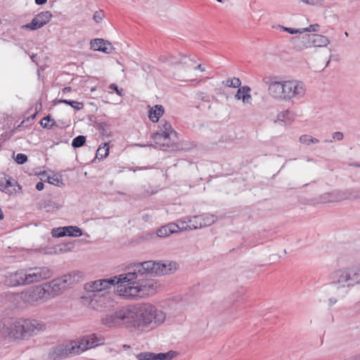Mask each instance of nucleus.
<instances>
[{"label":"nucleus","mask_w":360,"mask_h":360,"mask_svg":"<svg viewBox=\"0 0 360 360\" xmlns=\"http://www.w3.org/2000/svg\"><path fill=\"white\" fill-rule=\"evenodd\" d=\"M311 138V136H310V135H307V134L302 135L300 137V141L302 143L309 145L311 143V140H310Z\"/></svg>","instance_id":"obj_47"},{"label":"nucleus","mask_w":360,"mask_h":360,"mask_svg":"<svg viewBox=\"0 0 360 360\" xmlns=\"http://www.w3.org/2000/svg\"><path fill=\"white\" fill-rule=\"evenodd\" d=\"M283 30L290 33V34H297V33H303L302 29H294L291 27H283Z\"/></svg>","instance_id":"obj_48"},{"label":"nucleus","mask_w":360,"mask_h":360,"mask_svg":"<svg viewBox=\"0 0 360 360\" xmlns=\"http://www.w3.org/2000/svg\"><path fill=\"white\" fill-rule=\"evenodd\" d=\"M131 327L150 326L156 328L162 324L165 319V314L150 303L138 304L129 307Z\"/></svg>","instance_id":"obj_2"},{"label":"nucleus","mask_w":360,"mask_h":360,"mask_svg":"<svg viewBox=\"0 0 360 360\" xmlns=\"http://www.w3.org/2000/svg\"><path fill=\"white\" fill-rule=\"evenodd\" d=\"M268 84V91L272 98L277 101H289V80L271 81Z\"/></svg>","instance_id":"obj_8"},{"label":"nucleus","mask_w":360,"mask_h":360,"mask_svg":"<svg viewBox=\"0 0 360 360\" xmlns=\"http://www.w3.org/2000/svg\"><path fill=\"white\" fill-rule=\"evenodd\" d=\"M165 110L162 105H155L148 112L149 120L153 122H158L160 117L164 114Z\"/></svg>","instance_id":"obj_24"},{"label":"nucleus","mask_w":360,"mask_h":360,"mask_svg":"<svg viewBox=\"0 0 360 360\" xmlns=\"http://www.w3.org/2000/svg\"><path fill=\"white\" fill-rule=\"evenodd\" d=\"M56 124L54 120L49 115L44 117L40 122L41 126L44 129H51Z\"/></svg>","instance_id":"obj_36"},{"label":"nucleus","mask_w":360,"mask_h":360,"mask_svg":"<svg viewBox=\"0 0 360 360\" xmlns=\"http://www.w3.org/2000/svg\"><path fill=\"white\" fill-rule=\"evenodd\" d=\"M68 229H72V228L64 226L53 229L51 231L52 236L54 238L66 236V234H69Z\"/></svg>","instance_id":"obj_30"},{"label":"nucleus","mask_w":360,"mask_h":360,"mask_svg":"<svg viewBox=\"0 0 360 360\" xmlns=\"http://www.w3.org/2000/svg\"><path fill=\"white\" fill-rule=\"evenodd\" d=\"M102 323L108 327L125 326L131 327V319L129 307H122L111 311L101 318Z\"/></svg>","instance_id":"obj_5"},{"label":"nucleus","mask_w":360,"mask_h":360,"mask_svg":"<svg viewBox=\"0 0 360 360\" xmlns=\"http://www.w3.org/2000/svg\"><path fill=\"white\" fill-rule=\"evenodd\" d=\"M113 124L112 120H108L107 121H103L101 119H97L94 121V125L96 128L100 131L103 138H109L112 136V127Z\"/></svg>","instance_id":"obj_19"},{"label":"nucleus","mask_w":360,"mask_h":360,"mask_svg":"<svg viewBox=\"0 0 360 360\" xmlns=\"http://www.w3.org/2000/svg\"><path fill=\"white\" fill-rule=\"evenodd\" d=\"M72 277L71 274L64 275L61 278H56L45 284L48 291V295L55 297L66 289L68 286L72 284Z\"/></svg>","instance_id":"obj_9"},{"label":"nucleus","mask_w":360,"mask_h":360,"mask_svg":"<svg viewBox=\"0 0 360 360\" xmlns=\"http://www.w3.org/2000/svg\"><path fill=\"white\" fill-rule=\"evenodd\" d=\"M193 68L194 70H199L202 72H203L205 70V69L202 67V65L200 64H199L197 66H195V65H193Z\"/></svg>","instance_id":"obj_57"},{"label":"nucleus","mask_w":360,"mask_h":360,"mask_svg":"<svg viewBox=\"0 0 360 360\" xmlns=\"http://www.w3.org/2000/svg\"><path fill=\"white\" fill-rule=\"evenodd\" d=\"M13 132H14V131H13V130H12V131H10L9 137H11V136H13Z\"/></svg>","instance_id":"obj_63"},{"label":"nucleus","mask_w":360,"mask_h":360,"mask_svg":"<svg viewBox=\"0 0 360 360\" xmlns=\"http://www.w3.org/2000/svg\"><path fill=\"white\" fill-rule=\"evenodd\" d=\"M4 214L3 212H0V220H2L4 219Z\"/></svg>","instance_id":"obj_62"},{"label":"nucleus","mask_w":360,"mask_h":360,"mask_svg":"<svg viewBox=\"0 0 360 360\" xmlns=\"http://www.w3.org/2000/svg\"><path fill=\"white\" fill-rule=\"evenodd\" d=\"M44 188V184L42 181H39L36 185V189L38 191H42Z\"/></svg>","instance_id":"obj_52"},{"label":"nucleus","mask_w":360,"mask_h":360,"mask_svg":"<svg viewBox=\"0 0 360 360\" xmlns=\"http://www.w3.org/2000/svg\"><path fill=\"white\" fill-rule=\"evenodd\" d=\"M34 2L37 5L41 6L45 4L47 2V0H34Z\"/></svg>","instance_id":"obj_54"},{"label":"nucleus","mask_w":360,"mask_h":360,"mask_svg":"<svg viewBox=\"0 0 360 360\" xmlns=\"http://www.w3.org/2000/svg\"><path fill=\"white\" fill-rule=\"evenodd\" d=\"M242 101L243 104H251L252 102V96L250 94L251 91V88L249 86H242Z\"/></svg>","instance_id":"obj_31"},{"label":"nucleus","mask_w":360,"mask_h":360,"mask_svg":"<svg viewBox=\"0 0 360 360\" xmlns=\"http://www.w3.org/2000/svg\"><path fill=\"white\" fill-rule=\"evenodd\" d=\"M25 270L20 269L15 272L8 273L5 277V283L11 287L25 285Z\"/></svg>","instance_id":"obj_18"},{"label":"nucleus","mask_w":360,"mask_h":360,"mask_svg":"<svg viewBox=\"0 0 360 360\" xmlns=\"http://www.w3.org/2000/svg\"><path fill=\"white\" fill-rule=\"evenodd\" d=\"M217 220V217L214 214H203L200 215H195L188 219V222L191 224V229H197L205 226H209L213 224Z\"/></svg>","instance_id":"obj_15"},{"label":"nucleus","mask_w":360,"mask_h":360,"mask_svg":"<svg viewBox=\"0 0 360 360\" xmlns=\"http://www.w3.org/2000/svg\"><path fill=\"white\" fill-rule=\"evenodd\" d=\"M14 160L18 164L22 165L27 161L28 158L25 154L18 153L14 158Z\"/></svg>","instance_id":"obj_42"},{"label":"nucleus","mask_w":360,"mask_h":360,"mask_svg":"<svg viewBox=\"0 0 360 360\" xmlns=\"http://www.w3.org/2000/svg\"><path fill=\"white\" fill-rule=\"evenodd\" d=\"M162 126L160 127V131L162 132H167V134H171L172 136L178 139L177 132L174 131L169 122L165 120H162L160 122Z\"/></svg>","instance_id":"obj_28"},{"label":"nucleus","mask_w":360,"mask_h":360,"mask_svg":"<svg viewBox=\"0 0 360 360\" xmlns=\"http://www.w3.org/2000/svg\"><path fill=\"white\" fill-rule=\"evenodd\" d=\"M71 100H67V99H58L56 101V103H65L66 105H70Z\"/></svg>","instance_id":"obj_53"},{"label":"nucleus","mask_w":360,"mask_h":360,"mask_svg":"<svg viewBox=\"0 0 360 360\" xmlns=\"http://www.w3.org/2000/svg\"><path fill=\"white\" fill-rule=\"evenodd\" d=\"M19 296L20 300L25 303L34 304V302H37L36 297L32 289L21 292Z\"/></svg>","instance_id":"obj_26"},{"label":"nucleus","mask_w":360,"mask_h":360,"mask_svg":"<svg viewBox=\"0 0 360 360\" xmlns=\"http://www.w3.org/2000/svg\"><path fill=\"white\" fill-rule=\"evenodd\" d=\"M69 105H70L75 110H79L84 108V103L77 101H71Z\"/></svg>","instance_id":"obj_44"},{"label":"nucleus","mask_w":360,"mask_h":360,"mask_svg":"<svg viewBox=\"0 0 360 360\" xmlns=\"http://www.w3.org/2000/svg\"><path fill=\"white\" fill-rule=\"evenodd\" d=\"M175 224L178 226V228H176L177 232L193 229H191V227H192L191 224H188L187 221H186L178 220L177 223H175Z\"/></svg>","instance_id":"obj_40"},{"label":"nucleus","mask_w":360,"mask_h":360,"mask_svg":"<svg viewBox=\"0 0 360 360\" xmlns=\"http://www.w3.org/2000/svg\"><path fill=\"white\" fill-rule=\"evenodd\" d=\"M109 88L110 89H112V90H115L117 93V95L119 96H122V89H119L118 86L117 84H111L110 86H109Z\"/></svg>","instance_id":"obj_50"},{"label":"nucleus","mask_w":360,"mask_h":360,"mask_svg":"<svg viewBox=\"0 0 360 360\" xmlns=\"http://www.w3.org/2000/svg\"><path fill=\"white\" fill-rule=\"evenodd\" d=\"M104 43L105 39L101 38L91 39L90 41L91 49L98 51V48H101L102 45L105 44Z\"/></svg>","instance_id":"obj_38"},{"label":"nucleus","mask_w":360,"mask_h":360,"mask_svg":"<svg viewBox=\"0 0 360 360\" xmlns=\"http://www.w3.org/2000/svg\"><path fill=\"white\" fill-rule=\"evenodd\" d=\"M77 355L74 345V341L66 344L58 345L49 350L46 360H61L69 356Z\"/></svg>","instance_id":"obj_7"},{"label":"nucleus","mask_w":360,"mask_h":360,"mask_svg":"<svg viewBox=\"0 0 360 360\" xmlns=\"http://www.w3.org/2000/svg\"><path fill=\"white\" fill-rule=\"evenodd\" d=\"M337 302V300L335 298L331 297L329 299V304L330 305H333Z\"/></svg>","instance_id":"obj_59"},{"label":"nucleus","mask_w":360,"mask_h":360,"mask_svg":"<svg viewBox=\"0 0 360 360\" xmlns=\"http://www.w3.org/2000/svg\"><path fill=\"white\" fill-rule=\"evenodd\" d=\"M105 44H103L101 48H98V51H101L105 53H111L115 50L111 43L107 40H105Z\"/></svg>","instance_id":"obj_39"},{"label":"nucleus","mask_w":360,"mask_h":360,"mask_svg":"<svg viewBox=\"0 0 360 360\" xmlns=\"http://www.w3.org/2000/svg\"><path fill=\"white\" fill-rule=\"evenodd\" d=\"M294 120V112L290 110L280 112L277 115V121L290 124ZM276 122V120L275 121Z\"/></svg>","instance_id":"obj_25"},{"label":"nucleus","mask_w":360,"mask_h":360,"mask_svg":"<svg viewBox=\"0 0 360 360\" xmlns=\"http://www.w3.org/2000/svg\"><path fill=\"white\" fill-rule=\"evenodd\" d=\"M36 115H37V112H35L34 114H33L29 117H30V124L28 125H27V127H31V125L32 124V122L35 118Z\"/></svg>","instance_id":"obj_56"},{"label":"nucleus","mask_w":360,"mask_h":360,"mask_svg":"<svg viewBox=\"0 0 360 360\" xmlns=\"http://www.w3.org/2000/svg\"><path fill=\"white\" fill-rule=\"evenodd\" d=\"M13 318H4L0 321V335L5 338H11Z\"/></svg>","instance_id":"obj_22"},{"label":"nucleus","mask_w":360,"mask_h":360,"mask_svg":"<svg viewBox=\"0 0 360 360\" xmlns=\"http://www.w3.org/2000/svg\"><path fill=\"white\" fill-rule=\"evenodd\" d=\"M178 353L175 351L170 350L165 353L155 354V360H172L177 356Z\"/></svg>","instance_id":"obj_29"},{"label":"nucleus","mask_w":360,"mask_h":360,"mask_svg":"<svg viewBox=\"0 0 360 360\" xmlns=\"http://www.w3.org/2000/svg\"><path fill=\"white\" fill-rule=\"evenodd\" d=\"M178 226L175 223H169L167 225L162 226L157 230V236L160 238H164L170 236L172 233H177Z\"/></svg>","instance_id":"obj_21"},{"label":"nucleus","mask_w":360,"mask_h":360,"mask_svg":"<svg viewBox=\"0 0 360 360\" xmlns=\"http://www.w3.org/2000/svg\"><path fill=\"white\" fill-rule=\"evenodd\" d=\"M329 63H330V60H328L327 61L326 66H328V65H329Z\"/></svg>","instance_id":"obj_64"},{"label":"nucleus","mask_w":360,"mask_h":360,"mask_svg":"<svg viewBox=\"0 0 360 360\" xmlns=\"http://www.w3.org/2000/svg\"><path fill=\"white\" fill-rule=\"evenodd\" d=\"M30 117H27L26 119L23 120L20 124H18L15 129L16 130H21L23 127L28 128L29 127H27L30 124Z\"/></svg>","instance_id":"obj_46"},{"label":"nucleus","mask_w":360,"mask_h":360,"mask_svg":"<svg viewBox=\"0 0 360 360\" xmlns=\"http://www.w3.org/2000/svg\"><path fill=\"white\" fill-rule=\"evenodd\" d=\"M72 91V88L70 86H65L64 87L63 89H62V91L64 93V94H66V93H68V92H70Z\"/></svg>","instance_id":"obj_55"},{"label":"nucleus","mask_w":360,"mask_h":360,"mask_svg":"<svg viewBox=\"0 0 360 360\" xmlns=\"http://www.w3.org/2000/svg\"><path fill=\"white\" fill-rule=\"evenodd\" d=\"M302 43L306 47H325L330 40L324 35L319 34H309L302 38Z\"/></svg>","instance_id":"obj_14"},{"label":"nucleus","mask_w":360,"mask_h":360,"mask_svg":"<svg viewBox=\"0 0 360 360\" xmlns=\"http://www.w3.org/2000/svg\"><path fill=\"white\" fill-rule=\"evenodd\" d=\"M32 290L37 302L46 299V295H48L49 290L46 289L45 285L44 286H36Z\"/></svg>","instance_id":"obj_27"},{"label":"nucleus","mask_w":360,"mask_h":360,"mask_svg":"<svg viewBox=\"0 0 360 360\" xmlns=\"http://www.w3.org/2000/svg\"><path fill=\"white\" fill-rule=\"evenodd\" d=\"M86 140V136L83 135H79L72 139V146L74 148H80L85 144Z\"/></svg>","instance_id":"obj_35"},{"label":"nucleus","mask_w":360,"mask_h":360,"mask_svg":"<svg viewBox=\"0 0 360 360\" xmlns=\"http://www.w3.org/2000/svg\"><path fill=\"white\" fill-rule=\"evenodd\" d=\"M103 147L100 146L96 151V157L99 159L105 158L109 154V146L108 143H103Z\"/></svg>","instance_id":"obj_32"},{"label":"nucleus","mask_w":360,"mask_h":360,"mask_svg":"<svg viewBox=\"0 0 360 360\" xmlns=\"http://www.w3.org/2000/svg\"><path fill=\"white\" fill-rule=\"evenodd\" d=\"M16 187L19 191L21 190V186L12 178L0 180V190L8 195L17 193Z\"/></svg>","instance_id":"obj_20"},{"label":"nucleus","mask_w":360,"mask_h":360,"mask_svg":"<svg viewBox=\"0 0 360 360\" xmlns=\"http://www.w3.org/2000/svg\"><path fill=\"white\" fill-rule=\"evenodd\" d=\"M138 360H155V353L146 352H141L136 355Z\"/></svg>","instance_id":"obj_37"},{"label":"nucleus","mask_w":360,"mask_h":360,"mask_svg":"<svg viewBox=\"0 0 360 360\" xmlns=\"http://www.w3.org/2000/svg\"><path fill=\"white\" fill-rule=\"evenodd\" d=\"M330 284L343 295L360 284V264L334 270L330 274Z\"/></svg>","instance_id":"obj_3"},{"label":"nucleus","mask_w":360,"mask_h":360,"mask_svg":"<svg viewBox=\"0 0 360 360\" xmlns=\"http://www.w3.org/2000/svg\"><path fill=\"white\" fill-rule=\"evenodd\" d=\"M289 101L299 100L304 97L306 89L304 83L298 80H289Z\"/></svg>","instance_id":"obj_16"},{"label":"nucleus","mask_w":360,"mask_h":360,"mask_svg":"<svg viewBox=\"0 0 360 360\" xmlns=\"http://www.w3.org/2000/svg\"><path fill=\"white\" fill-rule=\"evenodd\" d=\"M151 138L154 140L155 144L164 147H169L175 144L177 140V139L172 136L171 134L161 131L153 133L151 135Z\"/></svg>","instance_id":"obj_17"},{"label":"nucleus","mask_w":360,"mask_h":360,"mask_svg":"<svg viewBox=\"0 0 360 360\" xmlns=\"http://www.w3.org/2000/svg\"><path fill=\"white\" fill-rule=\"evenodd\" d=\"M167 61L171 64L180 63L186 68H193L195 65V60L186 56H182L179 60H176L174 57L170 56Z\"/></svg>","instance_id":"obj_23"},{"label":"nucleus","mask_w":360,"mask_h":360,"mask_svg":"<svg viewBox=\"0 0 360 360\" xmlns=\"http://www.w3.org/2000/svg\"><path fill=\"white\" fill-rule=\"evenodd\" d=\"M358 195L355 194L352 190L335 191L330 193H325L321 196V201L323 202L342 201L348 199H356Z\"/></svg>","instance_id":"obj_13"},{"label":"nucleus","mask_w":360,"mask_h":360,"mask_svg":"<svg viewBox=\"0 0 360 360\" xmlns=\"http://www.w3.org/2000/svg\"><path fill=\"white\" fill-rule=\"evenodd\" d=\"M175 262L146 261L134 264L127 272L118 276L103 279L107 289L118 284L117 290L124 297L137 298L153 295L156 292V282L146 278L148 274L164 275L172 274L177 269Z\"/></svg>","instance_id":"obj_1"},{"label":"nucleus","mask_w":360,"mask_h":360,"mask_svg":"<svg viewBox=\"0 0 360 360\" xmlns=\"http://www.w3.org/2000/svg\"><path fill=\"white\" fill-rule=\"evenodd\" d=\"M44 208L46 209L48 207H49L51 204V201L49 200V201H45L44 202Z\"/></svg>","instance_id":"obj_60"},{"label":"nucleus","mask_w":360,"mask_h":360,"mask_svg":"<svg viewBox=\"0 0 360 360\" xmlns=\"http://www.w3.org/2000/svg\"><path fill=\"white\" fill-rule=\"evenodd\" d=\"M50 184L62 187L65 185L60 176L53 175V176H47V179L44 181Z\"/></svg>","instance_id":"obj_33"},{"label":"nucleus","mask_w":360,"mask_h":360,"mask_svg":"<svg viewBox=\"0 0 360 360\" xmlns=\"http://www.w3.org/2000/svg\"><path fill=\"white\" fill-rule=\"evenodd\" d=\"M68 227H71L72 229H68L69 234H66L67 236L79 237L82 236V230L80 228L73 226H68Z\"/></svg>","instance_id":"obj_41"},{"label":"nucleus","mask_w":360,"mask_h":360,"mask_svg":"<svg viewBox=\"0 0 360 360\" xmlns=\"http://www.w3.org/2000/svg\"><path fill=\"white\" fill-rule=\"evenodd\" d=\"M198 96L199 98H200L202 101H205V98L206 97V95L205 93L200 92L198 94Z\"/></svg>","instance_id":"obj_58"},{"label":"nucleus","mask_w":360,"mask_h":360,"mask_svg":"<svg viewBox=\"0 0 360 360\" xmlns=\"http://www.w3.org/2000/svg\"><path fill=\"white\" fill-rule=\"evenodd\" d=\"M344 138V135L340 131H335L333 134V139L337 140V141H341Z\"/></svg>","instance_id":"obj_49"},{"label":"nucleus","mask_w":360,"mask_h":360,"mask_svg":"<svg viewBox=\"0 0 360 360\" xmlns=\"http://www.w3.org/2000/svg\"><path fill=\"white\" fill-rule=\"evenodd\" d=\"M242 86L241 87H239L236 95H235V98L236 100H242V96H243V93H242Z\"/></svg>","instance_id":"obj_51"},{"label":"nucleus","mask_w":360,"mask_h":360,"mask_svg":"<svg viewBox=\"0 0 360 360\" xmlns=\"http://www.w3.org/2000/svg\"><path fill=\"white\" fill-rule=\"evenodd\" d=\"M52 14L46 11L38 13L30 22L20 26L21 30L34 31L41 28L51 20Z\"/></svg>","instance_id":"obj_11"},{"label":"nucleus","mask_w":360,"mask_h":360,"mask_svg":"<svg viewBox=\"0 0 360 360\" xmlns=\"http://www.w3.org/2000/svg\"><path fill=\"white\" fill-rule=\"evenodd\" d=\"M310 140H311V143H317L319 142V139L313 138L312 136Z\"/></svg>","instance_id":"obj_61"},{"label":"nucleus","mask_w":360,"mask_h":360,"mask_svg":"<svg viewBox=\"0 0 360 360\" xmlns=\"http://www.w3.org/2000/svg\"><path fill=\"white\" fill-rule=\"evenodd\" d=\"M104 18V12L101 10L97 11L94 13L93 19L97 23L101 22Z\"/></svg>","instance_id":"obj_43"},{"label":"nucleus","mask_w":360,"mask_h":360,"mask_svg":"<svg viewBox=\"0 0 360 360\" xmlns=\"http://www.w3.org/2000/svg\"><path fill=\"white\" fill-rule=\"evenodd\" d=\"M103 279L97 280L91 283L86 284L85 290L89 292L92 293V295H89V297L91 298L89 304L90 306L98 310V307H102L103 304H105L104 300L105 297L103 295H100L96 293H100L103 290L107 289L106 285L103 282Z\"/></svg>","instance_id":"obj_6"},{"label":"nucleus","mask_w":360,"mask_h":360,"mask_svg":"<svg viewBox=\"0 0 360 360\" xmlns=\"http://www.w3.org/2000/svg\"><path fill=\"white\" fill-rule=\"evenodd\" d=\"M52 275V271L46 266L36 267L34 269H30L28 272L25 271V285L39 282L51 277Z\"/></svg>","instance_id":"obj_10"},{"label":"nucleus","mask_w":360,"mask_h":360,"mask_svg":"<svg viewBox=\"0 0 360 360\" xmlns=\"http://www.w3.org/2000/svg\"><path fill=\"white\" fill-rule=\"evenodd\" d=\"M319 24H314V25H309L308 27H306V28H303L302 29V32H316L319 30Z\"/></svg>","instance_id":"obj_45"},{"label":"nucleus","mask_w":360,"mask_h":360,"mask_svg":"<svg viewBox=\"0 0 360 360\" xmlns=\"http://www.w3.org/2000/svg\"><path fill=\"white\" fill-rule=\"evenodd\" d=\"M102 344L101 340L93 333L84 336L78 342L74 341V345L77 354H80L88 349L96 347Z\"/></svg>","instance_id":"obj_12"},{"label":"nucleus","mask_w":360,"mask_h":360,"mask_svg":"<svg viewBox=\"0 0 360 360\" xmlns=\"http://www.w3.org/2000/svg\"><path fill=\"white\" fill-rule=\"evenodd\" d=\"M222 83L226 86L233 88H239L241 85V82L238 77L229 78L226 80L223 81Z\"/></svg>","instance_id":"obj_34"},{"label":"nucleus","mask_w":360,"mask_h":360,"mask_svg":"<svg viewBox=\"0 0 360 360\" xmlns=\"http://www.w3.org/2000/svg\"><path fill=\"white\" fill-rule=\"evenodd\" d=\"M44 329L45 325L37 320L13 318L10 338L25 340Z\"/></svg>","instance_id":"obj_4"}]
</instances>
